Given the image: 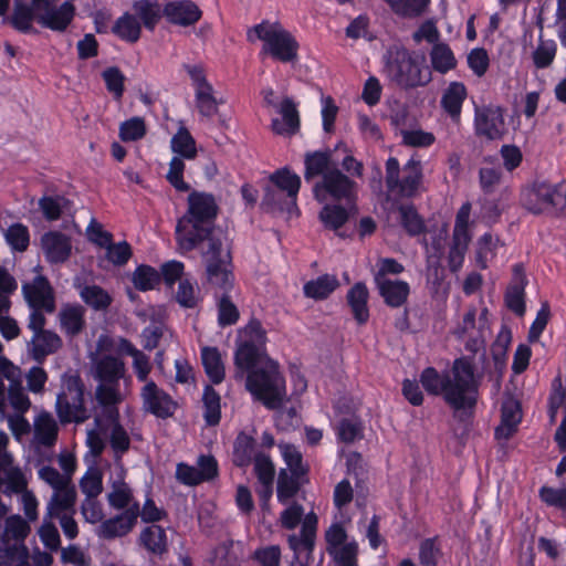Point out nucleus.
<instances>
[{"mask_svg": "<svg viewBox=\"0 0 566 566\" xmlns=\"http://www.w3.org/2000/svg\"><path fill=\"white\" fill-rule=\"evenodd\" d=\"M419 381L428 395L442 397L454 412L472 413L476 407L480 380L468 357L454 359L451 368L442 371L426 367Z\"/></svg>", "mask_w": 566, "mask_h": 566, "instance_id": "1", "label": "nucleus"}, {"mask_svg": "<svg viewBox=\"0 0 566 566\" xmlns=\"http://www.w3.org/2000/svg\"><path fill=\"white\" fill-rule=\"evenodd\" d=\"M218 210L211 193L196 190L189 193L188 209L176 226V238L181 249L192 251L205 241L208 245L211 239H222L214 229Z\"/></svg>", "mask_w": 566, "mask_h": 566, "instance_id": "2", "label": "nucleus"}, {"mask_svg": "<svg viewBox=\"0 0 566 566\" xmlns=\"http://www.w3.org/2000/svg\"><path fill=\"white\" fill-rule=\"evenodd\" d=\"M234 379H245L247 390L270 410L281 408L286 398L285 379L279 364L270 357L248 367H235Z\"/></svg>", "mask_w": 566, "mask_h": 566, "instance_id": "3", "label": "nucleus"}, {"mask_svg": "<svg viewBox=\"0 0 566 566\" xmlns=\"http://www.w3.org/2000/svg\"><path fill=\"white\" fill-rule=\"evenodd\" d=\"M57 0H14L10 24L18 31L28 33L33 21L53 31H65L75 15V8L70 1L56 7Z\"/></svg>", "mask_w": 566, "mask_h": 566, "instance_id": "4", "label": "nucleus"}, {"mask_svg": "<svg viewBox=\"0 0 566 566\" xmlns=\"http://www.w3.org/2000/svg\"><path fill=\"white\" fill-rule=\"evenodd\" d=\"M385 185L387 196L396 200L412 199L426 190L423 165L415 153L403 166L396 157L385 163Z\"/></svg>", "mask_w": 566, "mask_h": 566, "instance_id": "5", "label": "nucleus"}, {"mask_svg": "<svg viewBox=\"0 0 566 566\" xmlns=\"http://www.w3.org/2000/svg\"><path fill=\"white\" fill-rule=\"evenodd\" d=\"M93 377L98 382L95 399L103 408L114 407L122 402L120 379L124 378L125 363L118 356L102 354L93 359Z\"/></svg>", "mask_w": 566, "mask_h": 566, "instance_id": "6", "label": "nucleus"}, {"mask_svg": "<svg viewBox=\"0 0 566 566\" xmlns=\"http://www.w3.org/2000/svg\"><path fill=\"white\" fill-rule=\"evenodd\" d=\"M281 526L285 530L292 531L301 524L300 534H290L287 536V544L294 553V557L298 559L303 554L306 559L312 555L317 533L318 518L314 512H310L304 516V507L293 502L280 515Z\"/></svg>", "mask_w": 566, "mask_h": 566, "instance_id": "7", "label": "nucleus"}, {"mask_svg": "<svg viewBox=\"0 0 566 566\" xmlns=\"http://www.w3.org/2000/svg\"><path fill=\"white\" fill-rule=\"evenodd\" d=\"M385 70L390 81L403 90L426 86L432 81L431 70L424 60L413 56L406 49L390 51Z\"/></svg>", "mask_w": 566, "mask_h": 566, "instance_id": "8", "label": "nucleus"}, {"mask_svg": "<svg viewBox=\"0 0 566 566\" xmlns=\"http://www.w3.org/2000/svg\"><path fill=\"white\" fill-rule=\"evenodd\" d=\"M207 281L213 290L214 297L227 295L233 287L234 276L231 265L230 250L223 245L222 239H211V243L202 250Z\"/></svg>", "mask_w": 566, "mask_h": 566, "instance_id": "9", "label": "nucleus"}, {"mask_svg": "<svg viewBox=\"0 0 566 566\" xmlns=\"http://www.w3.org/2000/svg\"><path fill=\"white\" fill-rule=\"evenodd\" d=\"M521 203L533 214L566 216V184L534 182L523 189Z\"/></svg>", "mask_w": 566, "mask_h": 566, "instance_id": "10", "label": "nucleus"}, {"mask_svg": "<svg viewBox=\"0 0 566 566\" xmlns=\"http://www.w3.org/2000/svg\"><path fill=\"white\" fill-rule=\"evenodd\" d=\"M85 386L76 374L62 377L61 391L56 397L55 411L62 424L82 423L90 418L84 401Z\"/></svg>", "mask_w": 566, "mask_h": 566, "instance_id": "11", "label": "nucleus"}, {"mask_svg": "<svg viewBox=\"0 0 566 566\" xmlns=\"http://www.w3.org/2000/svg\"><path fill=\"white\" fill-rule=\"evenodd\" d=\"M252 32L263 41L261 53L270 55L282 63L297 60L298 43L280 23L262 21L253 27Z\"/></svg>", "mask_w": 566, "mask_h": 566, "instance_id": "12", "label": "nucleus"}, {"mask_svg": "<svg viewBox=\"0 0 566 566\" xmlns=\"http://www.w3.org/2000/svg\"><path fill=\"white\" fill-rule=\"evenodd\" d=\"M266 331L262 323L252 317L239 329V339L233 355L234 367H248L252 363L270 357L266 353Z\"/></svg>", "mask_w": 566, "mask_h": 566, "instance_id": "13", "label": "nucleus"}, {"mask_svg": "<svg viewBox=\"0 0 566 566\" xmlns=\"http://www.w3.org/2000/svg\"><path fill=\"white\" fill-rule=\"evenodd\" d=\"M314 198L318 202H356L357 184L337 167L315 181L312 188Z\"/></svg>", "mask_w": 566, "mask_h": 566, "instance_id": "14", "label": "nucleus"}, {"mask_svg": "<svg viewBox=\"0 0 566 566\" xmlns=\"http://www.w3.org/2000/svg\"><path fill=\"white\" fill-rule=\"evenodd\" d=\"M46 318L41 314H30L28 328L33 333L27 344L28 353L38 364H43L48 356L55 354L63 345L62 338L53 331L45 329Z\"/></svg>", "mask_w": 566, "mask_h": 566, "instance_id": "15", "label": "nucleus"}, {"mask_svg": "<svg viewBox=\"0 0 566 566\" xmlns=\"http://www.w3.org/2000/svg\"><path fill=\"white\" fill-rule=\"evenodd\" d=\"M23 297L30 307V314H52L55 308V293L50 281L39 274L22 284Z\"/></svg>", "mask_w": 566, "mask_h": 566, "instance_id": "16", "label": "nucleus"}, {"mask_svg": "<svg viewBox=\"0 0 566 566\" xmlns=\"http://www.w3.org/2000/svg\"><path fill=\"white\" fill-rule=\"evenodd\" d=\"M139 396L143 410L160 419H167L174 416L178 408L172 397L154 380L144 384Z\"/></svg>", "mask_w": 566, "mask_h": 566, "instance_id": "17", "label": "nucleus"}, {"mask_svg": "<svg viewBox=\"0 0 566 566\" xmlns=\"http://www.w3.org/2000/svg\"><path fill=\"white\" fill-rule=\"evenodd\" d=\"M474 132L488 140H500L507 129L501 107L488 105L476 107L474 112Z\"/></svg>", "mask_w": 566, "mask_h": 566, "instance_id": "18", "label": "nucleus"}, {"mask_svg": "<svg viewBox=\"0 0 566 566\" xmlns=\"http://www.w3.org/2000/svg\"><path fill=\"white\" fill-rule=\"evenodd\" d=\"M356 202H325L318 213V219L324 229L335 232L340 238H346L347 234L342 231L350 218L357 214Z\"/></svg>", "mask_w": 566, "mask_h": 566, "instance_id": "19", "label": "nucleus"}, {"mask_svg": "<svg viewBox=\"0 0 566 566\" xmlns=\"http://www.w3.org/2000/svg\"><path fill=\"white\" fill-rule=\"evenodd\" d=\"M30 533V526L20 515H11L6 518L1 541L8 555L19 557L27 556L24 541Z\"/></svg>", "mask_w": 566, "mask_h": 566, "instance_id": "20", "label": "nucleus"}, {"mask_svg": "<svg viewBox=\"0 0 566 566\" xmlns=\"http://www.w3.org/2000/svg\"><path fill=\"white\" fill-rule=\"evenodd\" d=\"M528 281L523 263H516L512 268V279L504 294L506 307L516 316H524L525 306V287Z\"/></svg>", "mask_w": 566, "mask_h": 566, "instance_id": "21", "label": "nucleus"}, {"mask_svg": "<svg viewBox=\"0 0 566 566\" xmlns=\"http://www.w3.org/2000/svg\"><path fill=\"white\" fill-rule=\"evenodd\" d=\"M139 516V503L134 502L125 512L102 522L98 535L106 539L127 535Z\"/></svg>", "mask_w": 566, "mask_h": 566, "instance_id": "22", "label": "nucleus"}, {"mask_svg": "<svg viewBox=\"0 0 566 566\" xmlns=\"http://www.w3.org/2000/svg\"><path fill=\"white\" fill-rule=\"evenodd\" d=\"M108 424L106 427L109 446L116 459H122L130 449V437L119 422L117 406L104 408Z\"/></svg>", "mask_w": 566, "mask_h": 566, "instance_id": "23", "label": "nucleus"}, {"mask_svg": "<svg viewBox=\"0 0 566 566\" xmlns=\"http://www.w3.org/2000/svg\"><path fill=\"white\" fill-rule=\"evenodd\" d=\"M281 118L271 120V128L277 135H294L300 129V114L294 99L287 95L281 97L280 105L275 109Z\"/></svg>", "mask_w": 566, "mask_h": 566, "instance_id": "24", "label": "nucleus"}, {"mask_svg": "<svg viewBox=\"0 0 566 566\" xmlns=\"http://www.w3.org/2000/svg\"><path fill=\"white\" fill-rule=\"evenodd\" d=\"M41 248L46 261L51 264L65 262L72 251L71 239L59 231H49L41 238Z\"/></svg>", "mask_w": 566, "mask_h": 566, "instance_id": "25", "label": "nucleus"}, {"mask_svg": "<svg viewBox=\"0 0 566 566\" xmlns=\"http://www.w3.org/2000/svg\"><path fill=\"white\" fill-rule=\"evenodd\" d=\"M201 14L199 7L190 0L170 1L165 4V18L172 24L192 25L200 20Z\"/></svg>", "mask_w": 566, "mask_h": 566, "instance_id": "26", "label": "nucleus"}, {"mask_svg": "<svg viewBox=\"0 0 566 566\" xmlns=\"http://www.w3.org/2000/svg\"><path fill=\"white\" fill-rule=\"evenodd\" d=\"M138 544L150 555L163 558L168 553L166 530L157 524H150L140 531Z\"/></svg>", "mask_w": 566, "mask_h": 566, "instance_id": "27", "label": "nucleus"}, {"mask_svg": "<svg viewBox=\"0 0 566 566\" xmlns=\"http://www.w3.org/2000/svg\"><path fill=\"white\" fill-rule=\"evenodd\" d=\"M76 499L77 493L73 484L54 491L46 505V513L44 516L56 518L64 514H75Z\"/></svg>", "mask_w": 566, "mask_h": 566, "instance_id": "28", "label": "nucleus"}, {"mask_svg": "<svg viewBox=\"0 0 566 566\" xmlns=\"http://www.w3.org/2000/svg\"><path fill=\"white\" fill-rule=\"evenodd\" d=\"M304 167V179L312 182L317 177L323 178L337 166L332 160L331 150H315L305 154Z\"/></svg>", "mask_w": 566, "mask_h": 566, "instance_id": "29", "label": "nucleus"}, {"mask_svg": "<svg viewBox=\"0 0 566 566\" xmlns=\"http://www.w3.org/2000/svg\"><path fill=\"white\" fill-rule=\"evenodd\" d=\"M375 285L387 306L397 308L407 303L410 286L406 281H380L375 283Z\"/></svg>", "mask_w": 566, "mask_h": 566, "instance_id": "30", "label": "nucleus"}, {"mask_svg": "<svg viewBox=\"0 0 566 566\" xmlns=\"http://www.w3.org/2000/svg\"><path fill=\"white\" fill-rule=\"evenodd\" d=\"M368 298L369 291L363 282L355 283L347 292V304L358 325H364L369 319Z\"/></svg>", "mask_w": 566, "mask_h": 566, "instance_id": "31", "label": "nucleus"}, {"mask_svg": "<svg viewBox=\"0 0 566 566\" xmlns=\"http://www.w3.org/2000/svg\"><path fill=\"white\" fill-rule=\"evenodd\" d=\"M34 440L38 444L51 448L55 444L59 436V424L54 417L48 412H40L33 421Z\"/></svg>", "mask_w": 566, "mask_h": 566, "instance_id": "32", "label": "nucleus"}, {"mask_svg": "<svg viewBox=\"0 0 566 566\" xmlns=\"http://www.w3.org/2000/svg\"><path fill=\"white\" fill-rule=\"evenodd\" d=\"M522 419L521 406L515 399L502 403L501 424L495 429L496 439H510Z\"/></svg>", "mask_w": 566, "mask_h": 566, "instance_id": "33", "label": "nucleus"}, {"mask_svg": "<svg viewBox=\"0 0 566 566\" xmlns=\"http://www.w3.org/2000/svg\"><path fill=\"white\" fill-rule=\"evenodd\" d=\"M468 95L467 87L461 82H451L441 97V107L454 120L459 122L463 102Z\"/></svg>", "mask_w": 566, "mask_h": 566, "instance_id": "34", "label": "nucleus"}, {"mask_svg": "<svg viewBox=\"0 0 566 566\" xmlns=\"http://www.w3.org/2000/svg\"><path fill=\"white\" fill-rule=\"evenodd\" d=\"M133 10L135 12L134 15L149 31H154L161 17H165V7L153 0H136L133 3Z\"/></svg>", "mask_w": 566, "mask_h": 566, "instance_id": "35", "label": "nucleus"}, {"mask_svg": "<svg viewBox=\"0 0 566 566\" xmlns=\"http://www.w3.org/2000/svg\"><path fill=\"white\" fill-rule=\"evenodd\" d=\"M471 203L464 202L458 210L452 233V244L464 249L469 248L472 234L469 229Z\"/></svg>", "mask_w": 566, "mask_h": 566, "instance_id": "36", "label": "nucleus"}, {"mask_svg": "<svg viewBox=\"0 0 566 566\" xmlns=\"http://www.w3.org/2000/svg\"><path fill=\"white\" fill-rule=\"evenodd\" d=\"M85 310L81 305H66L59 313V319L62 331L67 336H75L82 332L85 326Z\"/></svg>", "mask_w": 566, "mask_h": 566, "instance_id": "37", "label": "nucleus"}, {"mask_svg": "<svg viewBox=\"0 0 566 566\" xmlns=\"http://www.w3.org/2000/svg\"><path fill=\"white\" fill-rule=\"evenodd\" d=\"M112 32L125 42L136 43L142 34V23L134 14L125 12L115 21Z\"/></svg>", "mask_w": 566, "mask_h": 566, "instance_id": "38", "label": "nucleus"}, {"mask_svg": "<svg viewBox=\"0 0 566 566\" xmlns=\"http://www.w3.org/2000/svg\"><path fill=\"white\" fill-rule=\"evenodd\" d=\"M201 360L209 379L216 385L221 384L226 370L219 349L217 347H203L201 349Z\"/></svg>", "mask_w": 566, "mask_h": 566, "instance_id": "39", "label": "nucleus"}, {"mask_svg": "<svg viewBox=\"0 0 566 566\" xmlns=\"http://www.w3.org/2000/svg\"><path fill=\"white\" fill-rule=\"evenodd\" d=\"M338 284L336 276L324 274L306 282L303 292L306 297L325 300L337 289Z\"/></svg>", "mask_w": 566, "mask_h": 566, "instance_id": "40", "label": "nucleus"}, {"mask_svg": "<svg viewBox=\"0 0 566 566\" xmlns=\"http://www.w3.org/2000/svg\"><path fill=\"white\" fill-rule=\"evenodd\" d=\"M304 476L305 475L287 473L285 470H281L276 486L277 501L282 504H286L293 499L298 493Z\"/></svg>", "mask_w": 566, "mask_h": 566, "instance_id": "41", "label": "nucleus"}, {"mask_svg": "<svg viewBox=\"0 0 566 566\" xmlns=\"http://www.w3.org/2000/svg\"><path fill=\"white\" fill-rule=\"evenodd\" d=\"M429 55L432 70L440 74H446L457 66V59L447 43H436Z\"/></svg>", "mask_w": 566, "mask_h": 566, "instance_id": "42", "label": "nucleus"}, {"mask_svg": "<svg viewBox=\"0 0 566 566\" xmlns=\"http://www.w3.org/2000/svg\"><path fill=\"white\" fill-rule=\"evenodd\" d=\"M270 180L280 190L286 192L292 202L296 203V197L301 188V178L289 168H282L271 175Z\"/></svg>", "mask_w": 566, "mask_h": 566, "instance_id": "43", "label": "nucleus"}, {"mask_svg": "<svg viewBox=\"0 0 566 566\" xmlns=\"http://www.w3.org/2000/svg\"><path fill=\"white\" fill-rule=\"evenodd\" d=\"M83 302L95 311H105L112 304V296L96 284H85L80 289Z\"/></svg>", "mask_w": 566, "mask_h": 566, "instance_id": "44", "label": "nucleus"}, {"mask_svg": "<svg viewBox=\"0 0 566 566\" xmlns=\"http://www.w3.org/2000/svg\"><path fill=\"white\" fill-rule=\"evenodd\" d=\"M221 398L220 395L210 385L203 389V418L208 426H217L221 419Z\"/></svg>", "mask_w": 566, "mask_h": 566, "instance_id": "45", "label": "nucleus"}, {"mask_svg": "<svg viewBox=\"0 0 566 566\" xmlns=\"http://www.w3.org/2000/svg\"><path fill=\"white\" fill-rule=\"evenodd\" d=\"M132 500V489L125 482L124 476L119 475L112 482V491L107 494L108 504L116 510H127L133 504Z\"/></svg>", "mask_w": 566, "mask_h": 566, "instance_id": "46", "label": "nucleus"}, {"mask_svg": "<svg viewBox=\"0 0 566 566\" xmlns=\"http://www.w3.org/2000/svg\"><path fill=\"white\" fill-rule=\"evenodd\" d=\"M400 223L409 235H419L424 232L426 226L413 205H399Z\"/></svg>", "mask_w": 566, "mask_h": 566, "instance_id": "47", "label": "nucleus"}, {"mask_svg": "<svg viewBox=\"0 0 566 566\" xmlns=\"http://www.w3.org/2000/svg\"><path fill=\"white\" fill-rule=\"evenodd\" d=\"M255 441L244 432H240L233 444V463L237 467H248L252 460Z\"/></svg>", "mask_w": 566, "mask_h": 566, "instance_id": "48", "label": "nucleus"}, {"mask_svg": "<svg viewBox=\"0 0 566 566\" xmlns=\"http://www.w3.org/2000/svg\"><path fill=\"white\" fill-rule=\"evenodd\" d=\"M557 52V44L554 40H544L539 36L537 46L532 53L534 66L537 70L547 69L554 62Z\"/></svg>", "mask_w": 566, "mask_h": 566, "instance_id": "49", "label": "nucleus"}, {"mask_svg": "<svg viewBox=\"0 0 566 566\" xmlns=\"http://www.w3.org/2000/svg\"><path fill=\"white\" fill-rule=\"evenodd\" d=\"M195 102L199 114L203 117L211 118L218 113L219 102L212 85L196 90Z\"/></svg>", "mask_w": 566, "mask_h": 566, "instance_id": "50", "label": "nucleus"}, {"mask_svg": "<svg viewBox=\"0 0 566 566\" xmlns=\"http://www.w3.org/2000/svg\"><path fill=\"white\" fill-rule=\"evenodd\" d=\"M218 325L220 327L232 326L240 318L237 305L231 301L229 294L217 296Z\"/></svg>", "mask_w": 566, "mask_h": 566, "instance_id": "51", "label": "nucleus"}, {"mask_svg": "<svg viewBox=\"0 0 566 566\" xmlns=\"http://www.w3.org/2000/svg\"><path fill=\"white\" fill-rule=\"evenodd\" d=\"M171 149L186 159H193L197 155L196 142L186 128H180L171 138Z\"/></svg>", "mask_w": 566, "mask_h": 566, "instance_id": "52", "label": "nucleus"}, {"mask_svg": "<svg viewBox=\"0 0 566 566\" xmlns=\"http://www.w3.org/2000/svg\"><path fill=\"white\" fill-rule=\"evenodd\" d=\"M67 203L69 200L62 196H43L38 205L45 220L56 221Z\"/></svg>", "mask_w": 566, "mask_h": 566, "instance_id": "53", "label": "nucleus"}, {"mask_svg": "<svg viewBox=\"0 0 566 566\" xmlns=\"http://www.w3.org/2000/svg\"><path fill=\"white\" fill-rule=\"evenodd\" d=\"M133 283L139 291H149L160 283V273L150 265H139L133 274Z\"/></svg>", "mask_w": 566, "mask_h": 566, "instance_id": "54", "label": "nucleus"}, {"mask_svg": "<svg viewBox=\"0 0 566 566\" xmlns=\"http://www.w3.org/2000/svg\"><path fill=\"white\" fill-rule=\"evenodd\" d=\"M4 237L12 250L18 252H24L30 244L29 229L20 222L11 224L7 229Z\"/></svg>", "mask_w": 566, "mask_h": 566, "instance_id": "55", "label": "nucleus"}, {"mask_svg": "<svg viewBox=\"0 0 566 566\" xmlns=\"http://www.w3.org/2000/svg\"><path fill=\"white\" fill-rule=\"evenodd\" d=\"M503 245L502 241L499 237H494L492 233H484L478 240V262L480 263L482 269H485L486 262L489 259H492L496 254V250L499 247Z\"/></svg>", "mask_w": 566, "mask_h": 566, "instance_id": "56", "label": "nucleus"}, {"mask_svg": "<svg viewBox=\"0 0 566 566\" xmlns=\"http://www.w3.org/2000/svg\"><path fill=\"white\" fill-rule=\"evenodd\" d=\"M176 301L185 308H193L200 301L199 290L196 282L188 279L180 280L176 293Z\"/></svg>", "mask_w": 566, "mask_h": 566, "instance_id": "57", "label": "nucleus"}, {"mask_svg": "<svg viewBox=\"0 0 566 566\" xmlns=\"http://www.w3.org/2000/svg\"><path fill=\"white\" fill-rule=\"evenodd\" d=\"M38 534L45 548L52 552L61 548L60 533L53 523V518L44 516Z\"/></svg>", "mask_w": 566, "mask_h": 566, "instance_id": "58", "label": "nucleus"}, {"mask_svg": "<svg viewBox=\"0 0 566 566\" xmlns=\"http://www.w3.org/2000/svg\"><path fill=\"white\" fill-rule=\"evenodd\" d=\"M102 77L105 82L107 91L114 96L115 99H120L125 91L124 73L117 66H112L103 71Z\"/></svg>", "mask_w": 566, "mask_h": 566, "instance_id": "59", "label": "nucleus"}, {"mask_svg": "<svg viewBox=\"0 0 566 566\" xmlns=\"http://www.w3.org/2000/svg\"><path fill=\"white\" fill-rule=\"evenodd\" d=\"M80 488L86 497H97L103 491V478L99 470H87L80 480Z\"/></svg>", "mask_w": 566, "mask_h": 566, "instance_id": "60", "label": "nucleus"}, {"mask_svg": "<svg viewBox=\"0 0 566 566\" xmlns=\"http://www.w3.org/2000/svg\"><path fill=\"white\" fill-rule=\"evenodd\" d=\"M335 566H359L358 565V544L355 541L348 542L337 551H332Z\"/></svg>", "mask_w": 566, "mask_h": 566, "instance_id": "61", "label": "nucleus"}, {"mask_svg": "<svg viewBox=\"0 0 566 566\" xmlns=\"http://www.w3.org/2000/svg\"><path fill=\"white\" fill-rule=\"evenodd\" d=\"M146 135L145 122L140 117L125 120L119 127V137L123 142H135Z\"/></svg>", "mask_w": 566, "mask_h": 566, "instance_id": "62", "label": "nucleus"}, {"mask_svg": "<svg viewBox=\"0 0 566 566\" xmlns=\"http://www.w3.org/2000/svg\"><path fill=\"white\" fill-rule=\"evenodd\" d=\"M441 551L437 538H426L419 545V563L422 566H437Z\"/></svg>", "mask_w": 566, "mask_h": 566, "instance_id": "63", "label": "nucleus"}, {"mask_svg": "<svg viewBox=\"0 0 566 566\" xmlns=\"http://www.w3.org/2000/svg\"><path fill=\"white\" fill-rule=\"evenodd\" d=\"M538 496L546 505L566 512V488L554 489L552 486L543 485L538 491Z\"/></svg>", "mask_w": 566, "mask_h": 566, "instance_id": "64", "label": "nucleus"}]
</instances>
